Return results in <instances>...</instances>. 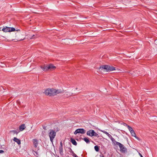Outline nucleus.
Here are the masks:
<instances>
[{"label":"nucleus","instance_id":"1","mask_svg":"<svg viewBox=\"0 0 157 157\" xmlns=\"http://www.w3.org/2000/svg\"><path fill=\"white\" fill-rule=\"evenodd\" d=\"M44 93L46 95L51 96L56 95L57 94L63 93V92L61 90L48 89L45 91Z\"/></svg>","mask_w":157,"mask_h":157},{"label":"nucleus","instance_id":"2","mask_svg":"<svg viewBox=\"0 0 157 157\" xmlns=\"http://www.w3.org/2000/svg\"><path fill=\"white\" fill-rule=\"evenodd\" d=\"M115 67L113 66H110L107 65H103L100 66L99 69L101 70H104L105 71L109 72L115 70Z\"/></svg>","mask_w":157,"mask_h":157},{"label":"nucleus","instance_id":"3","mask_svg":"<svg viewBox=\"0 0 157 157\" xmlns=\"http://www.w3.org/2000/svg\"><path fill=\"white\" fill-rule=\"evenodd\" d=\"M56 135V132L55 131L51 129L50 130V132L48 134V136L50 138L51 142L53 143V140L55 138Z\"/></svg>","mask_w":157,"mask_h":157},{"label":"nucleus","instance_id":"4","mask_svg":"<svg viewBox=\"0 0 157 157\" xmlns=\"http://www.w3.org/2000/svg\"><path fill=\"white\" fill-rule=\"evenodd\" d=\"M115 143L116 145L119 146L121 152L122 153H125L127 151V149L122 144L117 141H115Z\"/></svg>","mask_w":157,"mask_h":157},{"label":"nucleus","instance_id":"5","mask_svg":"<svg viewBox=\"0 0 157 157\" xmlns=\"http://www.w3.org/2000/svg\"><path fill=\"white\" fill-rule=\"evenodd\" d=\"M86 134L87 135L91 137L93 136H95L98 137H99L98 134L95 132L94 130L92 129L87 131Z\"/></svg>","mask_w":157,"mask_h":157},{"label":"nucleus","instance_id":"6","mask_svg":"<svg viewBox=\"0 0 157 157\" xmlns=\"http://www.w3.org/2000/svg\"><path fill=\"white\" fill-rule=\"evenodd\" d=\"M86 132V131L83 128H79L77 129L74 132L75 134H76L78 133H80L82 134H84Z\"/></svg>","mask_w":157,"mask_h":157},{"label":"nucleus","instance_id":"7","mask_svg":"<svg viewBox=\"0 0 157 157\" xmlns=\"http://www.w3.org/2000/svg\"><path fill=\"white\" fill-rule=\"evenodd\" d=\"M102 132L104 133L111 140H112L113 141L114 140H115V139L108 132L105 131H102Z\"/></svg>","mask_w":157,"mask_h":157},{"label":"nucleus","instance_id":"8","mask_svg":"<svg viewBox=\"0 0 157 157\" xmlns=\"http://www.w3.org/2000/svg\"><path fill=\"white\" fill-rule=\"evenodd\" d=\"M40 67L43 70V71H45L48 70V65H44V66H41Z\"/></svg>","mask_w":157,"mask_h":157},{"label":"nucleus","instance_id":"9","mask_svg":"<svg viewBox=\"0 0 157 157\" xmlns=\"http://www.w3.org/2000/svg\"><path fill=\"white\" fill-rule=\"evenodd\" d=\"M33 141L34 147H36L38 145V140L36 139H33Z\"/></svg>","mask_w":157,"mask_h":157},{"label":"nucleus","instance_id":"10","mask_svg":"<svg viewBox=\"0 0 157 157\" xmlns=\"http://www.w3.org/2000/svg\"><path fill=\"white\" fill-rule=\"evenodd\" d=\"M56 67L52 64H49L48 65V70L52 71L56 69Z\"/></svg>","mask_w":157,"mask_h":157},{"label":"nucleus","instance_id":"11","mask_svg":"<svg viewBox=\"0 0 157 157\" xmlns=\"http://www.w3.org/2000/svg\"><path fill=\"white\" fill-rule=\"evenodd\" d=\"M13 140L14 141L17 143L18 145H20L21 144V140L16 137H14Z\"/></svg>","mask_w":157,"mask_h":157},{"label":"nucleus","instance_id":"12","mask_svg":"<svg viewBox=\"0 0 157 157\" xmlns=\"http://www.w3.org/2000/svg\"><path fill=\"white\" fill-rule=\"evenodd\" d=\"M130 133L132 135V136L135 137L139 141L140 140V139L136 136V134L134 130L131 132H130Z\"/></svg>","mask_w":157,"mask_h":157},{"label":"nucleus","instance_id":"13","mask_svg":"<svg viewBox=\"0 0 157 157\" xmlns=\"http://www.w3.org/2000/svg\"><path fill=\"white\" fill-rule=\"evenodd\" d=\"M10 27H5L2 29V30L5 32H10Z\"/></svg>","mask_w":157,"mask_h":157},{"label":"nucleus","instance_id":"14","mask_svg":"<svg viewBox=\"0 0 157 157\" xmlns=\"http://www.w3.org/2000/svg\"><path fill=\"white\" fill-rule=\"evenodd\" d=\"M25 124H22L20 125L19 127L20 130L21 131H22L25 129Z\"/></svg>","mask_w":157,"mask_h":157},{"label":"nucleus","instance_id":"15","mask_svg":"<svg viewBox=\"0 0 157 157\" xmlns=\"http://www.w3.org/2000/svg\"><path fill=\"white\" fill-rule=\"evenodd\" d=\"M71 141L73 145H74L75 146H76L77 145V142L75 140H74V139H73L72 138H71Z\"/></svg>","mask_w":157,"mask_h":157},{"label":"nucleus","instance_id":"16","mask_svg":"<svg viewBox=\"0 0 157 157\" xmlns=\"http://www.w3.org/2000/svg\"><path fill=\"white\" fill-rule=\"evenodd\" d=\"M126 124V126H127L128 129L129 130V131L130 132H132V131H133V130L131 126H129V125H128V124Z\"/></svg>","mask_w":157,"mask_h":157},{"label":"nucleus","instance_id":"17","mask_svg":"<svg viewBox=\"0 0 157 157\" xmlns=\"http://www.w3.org/2000/svg\"><path fill=\"white\" fill-rule=\"evenodd\" d=\"M83 140L85 141L86 143H89L90 142L88 138L87 137H85L83 138Z\"/></svg>","mask_w":157,"mask_h":157},{"label":"nucleus","instance_id":"18","mask_svg":"<svg viewBox=\"0 0 157 157\" xmlns=\"http://www.w3.org/2000/svg\"><path fill=\"white\" fill-rule=\"evenodd\" d=\"M95 150L97 152H98L99 151V147L98 146H95L94 147Z\"/></svg>","mask_w":157,"mask_h":157},{"label":"nucleus","instance_id":"19","mask_svg":"<svg viewBox=\"0 0 157 157\" xmlns=\"http://www.w3.org/2000/svg\"><path fill=\"white\" fill-rule=\"evenodd\" d=\"M15 29L13 27H10V32H13L15 31Z\"/></svg>","mask_w":157,"mask_h":157},{"label":"nucleus","instance_id":"20","mask_svg":"<svg viewBox=\"0 0 157 157\" xmlns=\"http://www.w3.org/2000/svg\"><path fill=\"white\" fill-rule=\"evenodd\" d=\"M10 132H13L14 134H17L18 133V132L16 130L11 131Z\"/></svg>","mask_w":157,"mask_h":157},{"label":"nucleus","instance_id":"21","mask_svg":"<svg viewBox=\"0 0 157 157\" xmlns=\"http://www.w3.org/2000/svg\"><path fill=\"white\" fill-rule=\"evenodd\" d=\"M70 149V152L72 154H73L74 153V151L72 150V149L71 148H69Z\"/></svg>","mask_w":157,"mask_h":157},{"label":"nucleus","instance_id":"22","mask_svg":"<svg viewBox=\"0 0 157 157\" xmlns=\"http://www.w3.org/2000/svg\"><path fill=\"white\" fill-rule=\"evenodd\" d=\"M72 155L74 157H78L77 155H76L74 153Z\"/></svg>","mask_w":157,"mask_h":157},{"label":"nucleus","instance_id":"23","mask_svg":"<svg viewBox=\"0 0 157 157\" xmlns=\"http://www.w3.org/2000/svg\"><path fill=\"white\" fill-rule=\"evenodd\" d=\"M60 147H63V144L62 142H61L60 143Z\"/></svg>","mask_w":157,"mask_h":157},{"label":"nucleus","instance_id":"24","mask_svg":"<svg viewBox=\"0 0 157 157\" xmlns=\"http://www.w3.org/2000/svg\"><path fill=\"white\" fill-rule=\"evenodd\" d=\"M4 152V151L2 150H0V153H2Z\"/></svg>","mask_w":157,"mask_h":157},{"label":"nucleus","instance_id":"25","mask_svg":"<svg viewBox=\"0 0 157 157\" xmlns=\"http://www.w3.org/2000/svg\"><path fill=\"white\" fill-rule=\"evenodd\" d=\"M24 39V38L23 39H21L18 38V40H23Z\"/></svg>","mask_w":157,"mask_h":157},{"label":"nucleus","instance_id":"26","mask_svg":"<svg viewBox=\"0 0 157 157\" xmlns=\"http://www.w3.org/2000/svg\"><path fill=\"white\" fill-rule=\"evenodd\" d=\"M60 151H61V150L62 151V150H63V147H60Z\"/></svg>","mask_w":157,"mask_h":157},{"label":"nucleus","instance_id":"27","mask_svg":"<svg viewBox=\"0 0 157 157\" xmlns=\"http://www.w3.org/2000/svg\"><path fill=\"white\" fill-rule=\"evenodd\" d=\"M139 155L140 156V157H143L142 155L140 153H139Z\"/></svg>","mask_w":157,"mask_h":157},{"label":"nucleus","instance_id":"28","mask_svg":"<svg viewBox=\"0 0 157 157\" xmlns=\"http://www.w3.org/2000/svg\"><path fill=\"white\" fill-rule=\"evenodd\" d=\"M17 31H20V30H19H19H17Z\"/></svg>","mask_w":157,"mask_h":157},{"label":"nucleus","instance_id":"29","mask_svg":"<svg viewBox=\"0 0 157 157\" xmlns=\"http://www.w3.org/2000/svg\"><path fill=\"white\" fill-rule=\"evenodd\" d=\"M157 40H156L155 41V42H156V43L157 42Z\"/></svg>","mask_w":157,"mask_h":157}]
</instances>
